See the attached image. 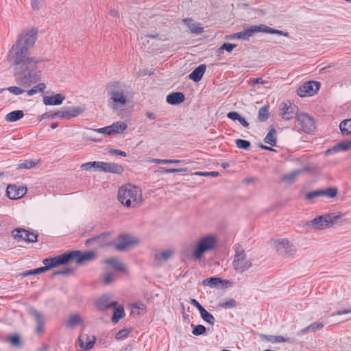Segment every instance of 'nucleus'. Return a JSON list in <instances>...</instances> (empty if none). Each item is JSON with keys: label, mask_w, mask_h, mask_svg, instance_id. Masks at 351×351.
Listing matches in <instances>:
<instances>
[{"label": "nucleus", "mask_w": 351, "mask_h": 351, "mask_svg": "<svg viewBox=\"0 0 351 351\" xmlns=\"http://www.w3.org/2000/svg\"><path fill=\"white\" fill-rule=\"evenodd\" d=\"M37 31L34 28L22 32L8 56V61L15 66L16 83L25 88L30 87L40 80V72H34L38 60L29 54V49L34 46Z\"/></svg>", "instance_id": "nucleus-1"}, {"label": "nucleus", "mask_w": 351, "mask_h": 351, "mask_svg": "<svg viewBox=\"0 0 351 351\" xmlns=\"http://www.w3.org/2000/svg\"><path fill=\"white\" fill-rule=\"evenodd\" d=\"M106 90L109 97L108 105L114 111H117L126 105L129 91L125 84L113 82L108 85Z\"/></svg>", "instance_id": "nucleus-2"}, {"label": "nucleus", "mask_w": 351, "mask_h": 351, "mask_svg": "<svg viewBox=\"0 0 351 351\" xmlns=\"http://www.w3.org/2000/svg\"><path fill=\"white\" fill-rule=\"evenodd\" d=\"M119 201L127 208H136L143 202L141 190L134 185L123 186L118 191Z\"/></svg>", "instance_id": "nucleus-3"}, {"label": "nucleus", "mask_w": 351, "mask_h": 351, "mask_svg": "<svg viewBox=\"0 0 351 351\" xmlns=\"http://www.w3.org/2000/svg\"><path fill=\"white\" fill-rule=\"evenodd\" d=\"M217 246V239L215 236L208 234L199 239L192 252L193 258L201 260L206 253L214 250Z\"/></svg>", "instance_id": "nucleus-4"}, {"label": "nucleus", "mask_w": 351, "mask_h": 351, "mask_svg": "<svg viewBox=\"0 0 351 351\" xmlns=\"http://www.w3.org/2000/svg\"><path fill=\"white\" fill-rule=\"evenodd\" d=\"M233 250L234 255L232 265L234 269L237 272L243 273L250 269L253 265L252 261L247 256L243 247L240 244L237 243L234 245Z\"/></svg>", "instance_id": "nucleus-5"}, {"label": "nucleus", "mask_w": 351, "mask_h": 351, "mask_svg": "<svg viewBox=\"0 0 351 351\" xmlns=\"http://www.w3.org/2000/svg\"><path fill=\"white\" fill-rule=\"evenodd\" d=\"M80 167L86 171H91L94 168L95 171L117 174H121L124 171L123 167L119 164L102 161L88 162L82 164Z\"/></svg>", "instance_id": "nucleus-6"}, {"label": "nucleus", "mask_w": 351, "mask_h": 351, "mask_svg": "<svg viewBox=\"0 0 351 351\" xmlns=\"http://www.w3.org/2000/svg\"><path fill=\"white\" fill-rule=\"evenodd\" d=\"M61 258L63 260V265L68 263L70 261H75L76 263L81 264L95 259L96 253L94 251L82 252L81 251L75 250L61 254Z\"/></svg>", "instance_id": "nucleus-7"}, {"label": "nucleus", "mask_w": 351, "mask_h": 351, "mask_svg": "<svg viewBox=\"0 0 351 351\" xmlns=\"http://www.w3.org/2000/svg\"><path fill=\"white\" fill-rule=\"evenodd\" d=\"M244 29L246 31L247 36L250 38L251 36H254L256 33L263 32L267 34H278L279 36H283L285 37H289V35L287 32H283L282 30L272 29L265 25L261 24L259 25H252L250 27L244 26Z\"/></svg>", "instance_id": "nucleus-8"}, {"label": "nucleus", "mask_w": 351, "mask_h": 351, "mask_svg": "<svg viewBox=\"0 0 351 351\" xmlns=\"http://www.w3.org/2000/svg\"><path fill=\"white\" fill-rule=\"evenodd\" d=\"M12 235L18 241H24L29 243H35L38 241V234L21 228L13 230Z\"/></svg>", "instance_id": "nucleus-9"}, {"label": "nucleus", "mask_w": 351, "mask_h": 351, "mask_svg": "<svg viewBox=\"0 0 351 351\" xmlns=\"http://www.w3.org/2000/svg\"><path fill=\"white\" fill-rule=\"evenodd\" d=\"M274 243L278 253L285 257L293 256L296 252L295 247L287 240H278Z\"/></svg>", "instance_id": "nucleus-10"}, {"label": "nucleus", "mask_w": 351, "mask_h": 351, "mask_svg": "<svg viewBox=\"0 0 351 351\" xmlns=\"http://www.w3.org/2000/svg\"><path fill=\"white\" fill-rule=\"evenodd\" d=\"M319 82L315 81H309L300 86L298 89V95L300 97H304L306 96H312L317 93L319 89Z\"/></svg>", "instance_id": "nucleus-11"}, {"label": "nucleus", "mask_w": 351, "mask_h": 351, "mask_svg": "<svg viewBox=\"0 0 351 351\" xmlns=\"http://www.w3.org/2000/svg\"><path fill=\"white\" fill-rule=\"evenodd\" d=\"M296 120L302 130L310 133L315 129V121L313 117L305 113H301L295 116Z\"/></svg>", "instance_id": "nucleus-12"}, {"label": "nucleus", "mask_w": 351, "mask_h": 351, "mask_svg": "<svg viewBox=\"0 0 351 351\" xmlns=\"http://www.w3.org/2000/svg\"><path fill=\"white\" fill-rule=\"evenodd\" d=\"M279 110L282 119L289 120L296 115L298 107L290 101H287L280 104Z\"/></svg>", "instance_id": "nucleus-13"}, {"label": "nucleus", "mask_w": 351, "mask_h": 351, "mask_svg": "<svg viewBox=\"0 0 351 351\" xmlns=\"http://www.w3.org/2000/svg\"><path fill=\"white\" fill-rule=\"evenodd\" d=\"M62 261L63 260H62L61 255L45 258L43 261V263L45 266L36 268L35 272H36V274L43 273L50 269L63 265Z\"/></svg>", "instance_id": "nucleus-14"}, {"label": "nucleus", "mask_w": 351, "mask_h": 351, "mask_svg": "<svg viewBox=\"0 0 351 351\" xmlns=\"http://www.w3.org/2000/svg\"><path fill=\"white\" fill-rule=\"evenodd\" d=\"M84 111V108L77 106L74 108H66L62 110H58L53 113V116L60 119H71L76 117Z\"/></svg>", "instance_id": "nucleus-15"}, {"label": "nucleus", "mask_w": 351, "mask_h": 351, "mask_svg": "<svg viewBox=\"0 0 351 351\" xmlns=\"http://www.w3.org/2000/svg\"><path fill=\"white\" fill-rule=\"evenodd\" d=\"M330 219L327 214L318 216L312 220L307 221L305 223L306 226H311L315 230H321L325 228H330L328 220Z\"/></svg>", "instance_id": "nucleus-16"}, {"label": "nucleus", "mask_w": 351, "mask_h": 351, "mask_svg": "<svg viewBox=\"0 0 351 351\" xmlns=\"http://www.w3.org/2000/svg\"><path fill=\"white\" fill-rule=\"evenodd\" d=\"M27 193V188L10 184L7 187V195L11 199L21 198Z\"/></svg>", "instance_id": "nucleus-17"}, {"label": "nucleus", "mask_w": 351, "mask_h": 351, "mask_svg": "<svg viewBox=\"0 0 351 351\" xmlns=\"http://www.w3.org/2000/svg\"><path fill=\"white\" fill-rule=\"evenodd\" d=\"M96 338L93 335L81 334L78 337L79 346L83 350H90L95 345Z\"/></svg>", "instance_id": "nucleus-18"}, {"label": "nucleus", "mask_w": 351, "mask_h": 351, "mask_svg": "<svg viewBox=\"0 0 351 351\" xmlns=\"http://www.w3.org/2000/svg\"><path fill=\"white\" fill-rule=\"evenodd\" d=\"M135 243V240L133 237L127 235L122 234L120 235L118 241L117 243H112V245L115 247V248L119 251H123L125 250L128 247L132 245Z\"/></svg>", "instance_id": "nucleus-19"}, {"label": "nucleus", "mask_w": 351, "mask_h": 351, "mask_svg": "<svg viewBox=\"0 0 351 351\" xmlns=\"http://www.w3.org/2000/svg\"><path fill=\"white\" fill-rule=\"evenodd\" d=\"M110 297L108 295H104L97 300L95 304L99 311L112 308L117 305L116 301H110Z\"/></svg>", "instance_id": "nucleus-20"}, {"label": "nucleus", "mask_w": 351, "mask_h": 351, "mask_svg": "<svg viewBox=\"0 0 351 351\" xmlns=\"http://www.w3.org/2000/svg\"><path fill=\"white\" fill-rule=\"evenodd\" d=\"M174 251L171 249H167L166 250L162 252H156L154 254V259L155 263L160 266L164 263L167 262L172 255L173 254Z\"/></svg>", "instance_id": "nucleus-21"}, {"label": "nucleus", "mask_w": 351, "mask_h": 351, "mask_svg": "<svg viewBox=\"0 0 351 351\" xmlns=\"http://www.w3.org/2000/svg\"><path fill=\"white\" fill-rule=\"evenodd\" d=\"M110 234V232H105L98 236L88 239L86 241V245H90V243H92L93 242H97L99 244V245H100V246L112 245V242H108L106 241V238L108 237H109Z\"/></svg>", "instance_id": "nucleus-22"}, {"label": "nucleus", "mask_w": 351, "mask_h": 351, "mask_svg": "<svg viewBox=\"0 0 351 351\" xmlns=\"http://www.w3.org/2000/svg\"><path fill=\"white\" fill-rule=\"evenodd\" d=\"M64 96L60 93L52 96H44L43 103L46 106H59L64 100Z\"/></svg>", "instance_id": "nucleus-23"}, {"label": "nucleus", "mask_w": 351, "mask_h": 351, "mask_svg": "<svg viewBox=\"0 0 351 351\" xmlns=\"http://www.w3.org/2000/svg\"><path fill=\"white\" fill-rule=\"evenodd\" d=\"M185 99L184 95L181 92L172 93L167 96V102L171 105H178Z\"/></svg>", "instance_id": "nucleus-24"}, {"label": "nucleus", "mask_w": 351, "mask_h": 351, "mask_svg": "<svg viewBox=\"0 0 351 351\" xmlns=\"http://www.w3.org/2000/svg\"><path fill=\"white\" fill-rule=\"evenodd\" d=\"M206 66L205 64H200L195 68L189 75V77L195 82H199L206 71Z\"/></svg>", "instance_id": "nucleus-25"}, {"label": "nucleus", "mask_w": 351, "mask_h": 351, "mask_svg": "<svg viewBox=\"0 0 351 351\" xmlns=\"http://www.w3.org/2000/svg\"><path fill=\"white\" fill-rule=\"evenodd\" d=\"M84 322L83 319L81 317V316L79 314H71L66 322V326L69 328H73L74 327H76L77 326L82 324Z\"/></svg>", "instance_id": "nucleus-26"}, {"label": "nucleus", "mask_w": 351, "mask_h": 351, "mask_svg": "<svg viewBox=\"0 0 351 351\" xmlns=\"http://www.w3.org/2000/svg\"><path fill=\"white\" fill-rule=\"evenodd\" d=\"M183 22L192 33L199 34L204 32L203 27L199 23H193L191 19H184Z\"/></svg>", "instance_id": "nucleus-27"}, {"label": "nucleus", "mask_w": 351, "mask_h": 351, "mask_svg": "<svg viewBox=\"0 0 351 351\" xmlns=\"http://www.w3.org/2000/svg\"><path fill=\"white\" fill-rule=\"evenodd\" d=\"M223 283L228 284V281L222 280L221 278L216 277L206 278L202 281L203 285L210 287H217L221 284L223 285Z\"/></svg>", "instance_id": "nucleus-28"}, {"label": "nucleus", "mask_w": 351, "mask_h": 351, "mask_svg": "<svg viewBox=\"0 0 351 351\" xmlns=\"http://www.w3.org/2000/svg\"><path fill=\"white\" fill-rule=\"evenodd\" d=\"M324 327V325L321 322H315L309 325L308 326L303 328L302 330L298 332V336H302L304 333L314 332L317 330H320Z\"/></svg>", "instance_id": "nucleus-29"}, {"label": "nucleus", "mask_w": 351, "mask_h": 351, "mask_svg": "<svg viewBox=\"0 0 351 351\" xmlns=\"http://www.w3.org/2000/svg\"><path fill=\"white\" fill-rule=\"evenodd\" d=\"M105 263L112 266L117 271H123L125 269L124 264L115 258L105 260Z\"/></svg>", "instance_id": "nucleus-30"}, {"label": "nucleus", "mask_w": 351, "mask_h": 351, "mask_svg": "<svg viewBox=\"0 0 351 351\" xmlns=\"http://www.w3.org/2000/svg\"><path fill=\"white\" fill-rule=\"evenodd\" d=\"M259 336L263 341H269L273 343L286 342L288 341V339H286L282 336L267 335L263 334H260Z\"/></svg>", "instance_id": "nucleus-31"}, {"label": "nucleus", "mask_w": 351, "mask_h": 351, "mask_svg": "<svg viewBox=\"0 0 351 351\" xmlns=\"http://www.w3.org/2000/svg\"><path fill=\"white\" fill-rule=\"evenodd\" d=\"M23 116L24 113L23 110H14L6 114L5 120L9 122H14L23 118Z\"/></svg>", "instance_id": "nucleus-32"}, {"label": "nucleus", "mask_w": 351, "mask_h": 351, "mask_svg": "<svg viewBox=\"0 0 351 351\" xmlns=\"http://www.w3.org/2000/svg\"><path fill=\"white\" fill-rule=\"evenodd\" d=\"M36 322V332L40 333L43 330L44 320L40 313L36 311L32 312Z\"/></svg>", "instance_id": "nucleus-33"}, {"label": "nucleus", "mask_w": 351, "mask_h": 351, "mask_svg": "<svg viewBox=\"0 0 351 351\" xmlns=\"http://www.w3.org/2000/svg\"><path fill=\"white\" fill-rule=\"evenodd\" d=\"M339 129L343 135L351 134V119L342 121L339 124Z\"/></svg>", "instance_id": "nucleus-34"}, {"label": "nucleus", "mask_w": 351, "mask_h": 351, "mask_svg": "<svg viewBox=\"0 0 351 351\" xmlns=\"http://www.w3.org/2000/svg\"><path fill=\"white\" fill-rule=\"evenodd\" d=\"M112 134H120L127 128V124L124 122L117 121L110 125Z\"/></svg>", "instance_id": "nucleus-35"}, {"label": "nucleus", "mask_w": 351, "mask_h": 351, "mask_svg": "<svg viewBox=\"0 0 351 351\" xmlns=\"http://www.w3.org/2000/svg\"><path fill=\"white\" fill-rule=\"evenodd\" d=\"M114 309V313L112 317V321L114 323H117L121 319H122L125 316L124 309L121 306L117 307V305L115 307H112Z\"/></svg>", "instance_id": "nucleus-36"}, {"label": "nucleus", "mask_w": 351, "mask_h": 351, "mask_svg": "<svg viewBox=\"0 0 351 351\" xmlns=\"http://www.w3.org/2000/svg\"><path fill=\"white\" fill-rule=\"evenodd\" d=\"M199 314H200V316L202 317V319L210 324V325L213 326L215 324V317H213V315L210 313L209 312H208L204 308L199 312Z\"/></svg>", "instance_id": "nucleus-37"}, {"label": "nucleus", "mask_w": 351, "mask_h": 351, "mask_svg": "<svg viewBox=\"0 0 351 351\" xmlns=\"http://www.w3.org/2000/svg\"><path fill=\"white\" fill-rule=\"evenodd\" d=\"M275 134L276 130L274 128L271 129L265 137L264 142L271 146H275L276 143Z\"/></svg>", "instance_id": "nucleus-38"}, {"label": "nucleus", "mask_w": 351, "mask_h": 351, "mask_svg": "<svg viewBox=\"0 0 351 351\" xmlns=\"http://www.w3.org/2000/svg\"><path fill=\"white\" fill-rule=\"evenodd\" d=\"M351 149V141H343L334 146L332 150L335 152L346 151Z\"/></svg>", "instance_id": "nucleus-39"}, {"label": "nucleus", "mask_w": 351, "mask_h": 351, "mask_svg": "<svg viewBox=\"0 0 351 351\" xmlns=\"http://www.w3.org/2000/svg\"><path fill=\"white\" fill-rule=\"evenodd\" d=\"M45 88L46 86L45 84L40 83L38 85L34 86L32 88L28 90L27 93L29 96H32L38 93L44 92Z\"/></svg>", "instance_id": "nucleus-40"}, {"label": "nucleus", "mask_w": 351, "mask_h": 351, "mask_svg": "<svg viewBox=\"0 0 351 351\" xmlns=\"http://www.w3.org/2000/svg\"><path fill=\"white\" fill-rule=\"evenodd\" d=\"M269 106H264L259 109L258 119L261 121H265L268 118Z\"/></svg>", "instance_id": "nucleus-41"}, {"label": "nucleus", "mask_w": 351, "mask_h": 351, "mask_svg": "<svg viewBox=\"0 0 351 351\" xmlns=\"http://www.w3.org/2000/svg\"><path fill=\"white\" fill-rule=\"evenodd\" d=\"M191 326L193 327L192 334L195 336L204 335L206 331V327L201 324L197 326L192 324Z\"/></svg>", "instance_id": "nucleus-42"}, {"label": "nucleus", "mask_w": 351, "mask_h": 351, "mask_svg": "<svg viewBox=\"0 0 351 351\" xmlns=\"http://www.w3.org/2000/svg\"><path fill=\"white\" fill-rule=\"evenodd\" d=\"M20 86L21 87L10 86L7 88V90L12 94H14L15 95H21L22 93H25V88H26L22 86Z\"/></svg>", "instance_id": "nucleus-43"}, {"label": "nucleus", "mask_w": 351, "mask_h": 351, "mask_svg": "<svg viewBox=\"0 0 351 351\" xmlns=\"http://www.w3.org/2000/svg\"><path fill=\"white\" fill-rule=\"evenodd\" d=\"M327 215L330 217V219H328L330 227H332L333 225L337 223L341 217V215L335 213H328Z\"/></svg>", "instance_id": "nucleus-44"}, {"label": "nucleus", "mask_w": 351, "mask_h": 351, "mask_svg": "<svg viewBox=\"0 0 351 351\" xmlns=\"http://www.w3.org/2000/svg\"><path fill=\"white\" fill-rule=\"evenodd\" d=\"M153 162L156 164H179L182 162L180 160H171V159H154Z\"/></svg>", "instance_id": "nucleus-45"}, {"label": "nucleus", "mask_w": 351, "mask_h": 351, "mask_svg": "<svg viewBox=\"0 0 351 351\" xmlns=\"http://www.w3.org/2000/svg\"><path fill=\"white\" fill-rule=\"evenodd\" d=\"M324 193L323 190H315L313 191L308 192L306 194V199L307 200H311L313 198L318 197L319 196H323Z\"/></svg>", "instance_id": "nucleus-46"}, {"label": "nucleus", "mask_w": 351, "mask_h": 351, "mask_svg": "<svg viewBox=\"0 0 351 351\" xmlns=\"http://www.w3.org/2000/svg\"><path fill=\"white\" fill-rule=\"evenodd\" d=\"M235 143L237 147L240 149L247 150L250 147V142L246 140L237 139Z\"/></svg>", "instance_id": "nucleus-47"}, {"label": "nucleus", "mask_w": 351, "mask_h": 351, "mask_svg": "<svg viewBox=\"0 0 351 351\" xmlns=\"http://www.w3.org/2000/svg\"><path fill=\"white\" fill-rule=\"evenodd\" d=\"M37 164L36 162L33 160H26L24 162H21L18 165V169H30L36 166Z\"/></svg>", "instance_id": "nucleus-48"}, {"label": "nucleus", "mask_w": 351, "mask_h": 351, "mask_svg": "<svg viewBox=\"0 0 351 351\" xmlns=\"http://www.w3.org/2000/svg\"><path fill=\"white\" fill-rule=\"evenodd\" d=\"M8 342L13 346L19 347L21 346V339L18 335L10 336L8 338Z\"/></svg>", "instance_id": "nucleus-49"}, {"label": "nucleus", "mask_w": 351, "mask_h": 351, "mask_svg": "<svg viewBox=\"0 0 351 351\" xmlns=\"http://www.w3.org/2000/svg\"><path fill=\"white\" fill-rule=\"evenodd\" d=\"M236 306L237 302L233 299H229L221 304V306L226 309L233 308Z\"/></svg>", "instance_id": "nucleus-50"}, {"label": "nucleus", "mask_w": 351, "mask_h": 351, "mask_svg": "<svg viewBox=\"0 0 351 351\" xmlns=\"http://www.w3.org/2000/svg\"><path fill=\"white\" fill-rule=\"evenodd\" d=\"M187 171L186 168H173V169H166V168H160V172L164 173H178V172H185Z\"/></svg>", "instance_id": "nucleus-51"}, {"label": "nucleus", "mask_w": 351, "mask_h": 351, "mask_svg": "<svg viewBox=\"0 0 351 351\" xmlns=\"http://www.w3.org/2000/svg\"><path fill=\"white\" fill-rule=\"evenodd\" d=\"M300 173H301L300 170L295 171L291 173L290 174L286 175L283 178V180L289 181L290 182H293L295 180V178L300 175Z\"/></svg>", "instance_id": "nucleus-52"}, {"label": "nucleus", "mask_w": 351, "mask_h": 351, "mask_svg": "<svg viewBox=\"0 0 351 351\" xmlns=\"http://www.w3.org/2000/svg\"><path fill=\"white\" fill-rule=\"evenodd\" d=\"M45 0H31V7L34 11H37L41 8Z\"/></svg>", "instance_id": "nucleus-53"}, {"label": "nucleus", "mask_w": 351, "mask_h": 351, "mask_svg": "<svg viewBox=\"0 0 351 351\" xmlns=\"http://www.w3.org/2000/svg\"><path fill=\"white\" fill-rule=\"evenodd\" d=\"M194 175L204 176V177H208V176L217 177L219 175V173L217 171H210V172L197 171V172L194 173Z\"/></svg>", "instance_id": "nucleus-54"}, {"label": "nucleus", "mask_w": 351, "mask_h": 351, "mask_svg": "<svg viewBox=\"0 0 351 351\" xmlns=\"http://www.w3.org/2000/svg\"><path fill=\"white\" fill-rule=\"evenodd\" d=\"M324 195L328 197H334L337 195V189L335 188H328L327 190H323Z\"/></svg>", "instance_id": "nucleus-55"}, {"label": "nucleus", "mask_w": 351, "mask_h": 351, "mask_svg": "<svg viewBox=\"0 0 351 351\" xmlns=\"http://www.w3.org/2000/svg\"><path fill=\"white\" fill-rule=\"evenodd\" d=\"M93 132H98V133H101V134H107V135H112V131H111V128H110V125L109 126H106V127H104V128H98V129H95Z\"/></svg>", "instance_id": "nucleus-56"}, {"label": "nucleus", "mask_w": 351, "mask_h": 351, "mask_svg": "<svg viewBox=\"0 0 351 351\" xmlns=\"http://www.w3.org/2000/svg\"><path fill=\"white\" fill-rule=\"evenodd\" d=\"M129 333H130V331L127 329L121 330L117 333L116 339L118 340L124 339L125 338H126L128 337Z\"/></svg>", "instance_id": "nucleus-57"}, {"label": "nucleus", "mask_w": 351, "mask_h": 351, "mask_svg": "<svg viewBox=\"0 0 351 351\" xmlns=\"http://www.w3.org/2000/svg\"><path fill=\"white\" fill-rule=\"evenodd\" d=\"M235 47H236L235 44L225 43L221 45V47H220L219 49L220 50H226L228 52H231L233 50V49H234Z\"/></svg>", "instance_id": "nucleus-58"}, {"label": "nucleus", "mask_w": 351, "mask_h": 351, "mask_svg": "<svg viewBox=\"0 0 351 351\" xmlns=\"http://www.w3.org/2000/svg\"><path fill=\"white\" fill-rule=\"evenodd\" d=\"M73 270L71 268H66V269H63L56 271L53 272V274L54 276H56V275H67V274H71L73 272Z\"/></svg>", "instance_id": "nucleus-59"}, {"label": "nucleus", "mask_w": 351, "mask_h": 351, "mask_svg": "<svg viewBox=\"0 0 351 351\" xmlns=\"http://www.w3.org/2000/svg\"><path fill=\"white\" fill-rule=\"evenodd\" d=\"M235 35L237 36V39H241V40H249L248 36H247V33L245 29L243 28V31L235 33Z\"/></svg>", "instance_id": "nucleus-60"}, {"label": "nucleus", "mask_w": 351, "mask_h": 351, "mask_svg": "<svg viewBox=\"0 0 351 351\" xmlns=\"http://www.w3.org/2000/svg\"><path fill=\"white\" fill-rule=\"evenodd\" d=\"M113 274L106 273L104 276V282L106 285L111 283L113 280Z\"/></svg>", "instance_id": "nucleus-61"}, {"label": "nucleus", "mask_w": 351, "mask_h": 351, "mask_svg": "<svg viewBox=\"0 0 351 351\" xmlns=\"http://www.w3.org/2000/svg\"><path fill=\"white\" fill-rule=\"evenodd\" d=\"M93 130H94L89 129V130L87 131V132L84 133V136H85L87 139H88V140H90V141H94V142H98V141H99V140H97V138H95V137H93V135H92V133H93V132H90V131H93Z\"/></svg>", "instance_id": "nucleus-62"}, {"label": "nucleus", "mask_w": 351, "mask_h": 351, "mask_svg": "<svg viewBox=\"0 0 351 351\" xmlns=\"http://www.w3.org/2000/svg\"><path fill=\"white\" fill-rule=\"evenodd\" d=\"M227 117L233 121L239 120L241 117L240 114L237 112H229L227 114Z\"/></svg>", "instance_id": "nucleus-63"}, {"label": "nucleus", "mask_w": 351, "mask_h": 351, "mask_svg": "<svg viewBox=\"0 0 351 351\" xmlns=\"http://www.w3.org/2000/svg\"><path fill=\"white\" fill-rule=\"evenodd\" d=\"M190 303L193 306H195L198 309L199 312L204 308V307L195 299H191Z\"/></svg>", "instance_id": "nucleus-64"}]
</instances>
